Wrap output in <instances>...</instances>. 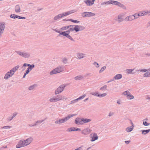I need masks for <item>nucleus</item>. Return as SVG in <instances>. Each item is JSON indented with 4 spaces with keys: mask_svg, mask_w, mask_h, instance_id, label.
Instances as JSON below:
<instances>
[{
    "mask_svg": "<svg viewBox=\"0 0 150 150\" xmlns=\"http://www.w3.org/2000/svg\"><path fill=\"white\" fill-rule=\"evenodd\" d=\"M76 114H72L68 115L67 117L62 119H60L58 120L55 121V123L56 124H61L67 121L71 117L76 115Z\"/></svg>",
    "mask_w": 150,
    "mask_h": 150,
    "instance_id": "f257e3e1",
    "label": "nucleus"
},
{
    "mask_svg": "<svg viewBox=\"0 0 150 150\" xmlns=\"http://www.w3.org/2000/svg\"><path fill=\"white\" fill-rule=\"evenodd\" d=\"M73 10H72L70 11H68L66 12L62 13H61L57 15L54 18V20H59L61 18L63 17L68 15L71 13H73L72 12Z\"/></svg>",
    "mask_w": 150,
    "mask_h": 150,
    "instance_id": "f03ea898",
    "label": "nucleus"
},
{
    "mask_svg": "<svg viewBox=\"0 0 150 150\" xmlns=\"http://www.w3.org/2000/svg\"><path fill=\"white\" fill-rule=\"evenodd\" d=\"M63 67L59 66L56 68L51 71L50 73V75H52L54 74H56L59 73L63 71Z\"/></svg>",
    "mask_w": 150,
    "mask_h": 150,
    "instance_id": "7ed1b4c3",
    "label": "nucleus"
},
{
    "mask_svg": "<svg viewBox=\"0 0 150 150\" xmlns=\"http://www.w3.org/2000/svg\"><path fill=\"white\" fill-rule=\"evenodd\" d=\"M66 87L64 85H62L59 87L55 91V94L57 95L62 92Z\"/></svg>",
    "mask_w": 150,
    "mask_h": 150,
    "instance_id": "20e7f679",
    "label": "nucleus"
},
{
    "mask_svg": "<svg viewBox=\"0 0 150 150\" xmlns=\"http://www.w3.org/2000/svg\"><path fill=\"white\" fill-rule=\"evenodd\" d=\"M123 94L128 99L131 100L134 98V96L128 91L124 92Z\"/></svg>",
    "mask_w": 150,
    "mask_h": 150,
    "instance_id": "39448f33",
    "label": "nucleus"
},
{
    "mask_svg": "<svg viewBox=\"0 0 150 150\" xmlns=\"http://www.w3.org/2000/svg\"><path fill=\"white\" fill-rule=\"evenodd\" d=\"M90 137L91 138V141L93 142H94L98 139V137L96 133H94L93 134H91L90 135Z\"/></svg>",
    "mask_w": 150,
    "mask_h": 150,
    "instance_id": "423d86ee",
    "label": "nucleus"
},
{
    "mask_svg": "<svg viewBox=\"0 0 150 150\" xmlns=\"http://www.w3.org/2000/svg\"><path fill=\"white\" fill-rule=\"evenodd\" d=\"M16 52L19 55L24 57H28L30 56V54H29L21 51H17Z\"/></svg>",
    "mask_w": 150,
    "mask_h": 150,
    "instance_id": "0eeeda50",
    "label": "nucleus"
},
{
    "mask_svg": "<svg viewBox=\"0 0 150 150\" xmlns=\"http://www.w3.org/2000/svg\"><path fill=\"white\" fill-rule=\"evenodd\" d=\"M82 117H77L75 119V123L78 125H82Z\"/></svg>",
    "mask_w": 150,
    "mask_h": 150,
    "instance_id": "6e6552de",
    "label": "nucleus"
},
{
    "mask_svg": "<svg viewBox=\"0 0 150 150\" xmlns=\"http://www.w3.org/2000/svg\"><path fill=\"white\" fill-rule=\"evenodd\" d=\"M33 140L32 138H29L26 140H23L25 146L29 144Z\"/></svg>",
    "mask_w": 150,
    "mask_h": 150,
    "instance_id": "1a4fd4ad",
    "label": "nucleus"
},
{
    "mask_svg": "<svg viewBox=\"0 0 150 150\" xmlns=\"http://www.w3.org/2000/svg\"><path fill=\"white\" fill-rule=\"evenodd\" d=\"M96 0H86L84 1V2L88 6H92L94 4V1Z\"/></svg>",
    "mask_w": 150,
    "mask_h": 150,
    "instance_id": "9d476101",
    "label": "nucleus"
},
{
    "mask_svg": "<svg viewBox=\"0 0 150 150\" xmlns=\"http://www.w3.org/2000/svg\"><path fill=\"white\" fill-rule=\"evenodd\" d=\"M138 18V17H136V16L135 17L133 15H132L129 16L127 17L126 18V19H127V21H131L132 20H133L135 19H137Z\"/></svg>",
    "mask_w": 150,
    "mask_h": 150,
    "instance_id": "9b49d317",
    "label": "nucleus"
},
{
    "mask_svg": "<svg viewBox=\"0 0 150 150\" xmlns=\"http://www.w3.org/2000/svg\"><path fill=\"white\" fill-rule=\"evenodd\" d=\"M13 74V73L10 70L8 72L5 74L4 76V79H7Z\"/></svg>",
    "mask_w": 150,
    "mask_h": 150,
    "instance_id": "f8f14e48",
    "label": "nucleus"
},
{
    "mask_svg": "<svg viewBox=\"0 0 150 150\" xmlns=\"http://www.w3.org/2000/svg\"><path fill=\"white\" fill-rule=\"evenodd\" d=\"M25 146L23 140H21L18 143V144L16 145V147L17 148H18Z\"/></svg>",
    "mask_w": 150,
    "mask_h": 150,
    "instance_id": "ddd939ff",
    "label": "nucleus"
},
{
    "mask_svg": "<svg viewBox=\"0 0 150 150\" xmlns=\"http://www.w3.org/2000/svg\"><path fill=\"white\" fill-rule=\"evenodd\" d=\"M67 131L68 132H72L74 131H81V129L79 128H76L74 127H71L67 129Z\"/></svg>",
    "mask_w": 150,
    "mask_h": 150,
    "instance_id": "4468645a",
    "label": "nucleus"
},
{
    "mask_svg": "<svg viewBox=\"0 0 150 150\" xmlns=\"http://www.w3.org/2000/svg\"><path fill=\"white\" fill-rule=\"evenodd\" d=\"M62 34L63 35V36H65L67 38H68L69 39L71 40V41H74V40L73 38L70 36L68 34H67L65 32H63L62 33Z\"/></svg>",
    "mask_w": 150,
    "mask_h": 150,
    "instance_id": "2eb2a0df",
    "label": "nucleus"
},
{
    "mask_svg": "<svg viewBox=\"0 0 150 150\" xmlns=\"http://www.w3.org/2000/svg\"><path fill=\"white\" fill-rule=\"evenodd\" d=\"M91 121V120L89 119L84 118H82V125L84 123H88Z\"/></svg>",
    "mask_w": 150,
    "mask_h": 150,
    "instance_id": "dca6fc26",
    "label": "nucleus"
},
{
    "mask_svg": "<svg viewBox=\"0 0 150 150\" xmlns=\"http://www.w3.org/2000/svg\"><path fill=\"white\" fill-rule=\"evenodd\" d=\"M5 28V26L4 24H1L0 25V35L3 33Z\"/></svg>",
    "mask_w": 150,
    "mask_h": 150,
    "instance_id": "f3484780",
    "label": "nucleus"
},
{
    "mask_svg": "<svg viewBox=\"0 0 150 150\" xmlns=\"http://www.w3.org/2000/svg\"><path fill=\"white\" fill-rule=\"evenodd\" d=\"M114 77L115 80L120 79L122 77V75L120 74H118L115 76Z\"/></svg>",
    "mask_w": 150,
    "mask_h": 150,
    "instance_id": "a211bd4d",
    "label": "nucleus"
},
{
    "mask_svg": "<svg viewBox=\"0 0 150 150\" xmlns=\"http://www.w3.org/2000/svg\"><path fill=\"white\" fill-rule=\"evenodd\" d=\"M77 57L79 59H82L85 57V54L83 53H79L77 54Z\"/></svg>",
    "mask_w": 150,
    "mask_h": 150,
    "instance_id": "6ab92c4d",
    "label": "nucleus"
},
{
    "mask_svg": "<svg viewBox=\"0 0 150 150\" xmlns=\"http://www.w3.org/2000/svg\"><path fill=\"white\" fill-rule=\"evenodd\" d=\"M84 78V76L82 75L77 76L74 77V79L76 80H80Z\"/></svg>",
    "mask_w": 150,
    "mask_h": 150,
    "instance_id": "aec40b11",
    "label": "nucleus"
},
{
    "mask_svg": "<svg viewBox=\"0 0 150 150\" xmlns=\"http://www.w3.org/2000/svg\"><path fill=\"white\" fill-rule=\"evenodd\" d=\"M19 66H16L15 67H13L12 69H11L10 71H11L13 73V74H14V72L16 71L17 69L19 68Z\"/></svg>",
    "mask_w": 150,
    "mask_h": 150,
    "instance_id": "412c9836",
    "label": "nucleus"
},
{
    "mask_svg": "<svg viewBox=\"0 0 150 150\" xmlns=\"http://www.w3.org/2000/svg\"><path fill=\"white\" fill-rule=\"evenodd\" d=\"M150 131V129L146 130H142V134L146 135Z\"/></svg>",
    "mask_w": 150,
    "mask_h": 150,
    "instance_id": "4be33fe9",
    "label": "nucleus"
},
{
    "mask_svg": "<svg viewBox=\"0 0 150 150\" xmlns=\"http://www.w3.org/2000/svg\"><path fill=\"white\" fill-rule=\"evenodd\" d=\"M87 17L90 16H93L95 15V14L91 12H86Z\"/></svg>",
    "mask_w": 150,
    "mask_h": 150,
    "instance_id": "5701e85b",
    "label": "nucleus"
},
{
    "mask_svg": "<svg viewBox=\"0 0 150 150\" xmlns=\"http://www.w3.org/2000/svg\"><path fill=\"white\" fill-rule=\"evenodd\" d=\"M133 129V126L132 125L130 127H128L126 129V131L127 132H130L132 131Z\"/></svg>",
    "mask_w": 150,
    "mask_h": 150,
    "instance_id": "b1692460",
    "label": "nucleus"
},
{
    "mask_svg": "<svg viewBox=\"0 0 150 150\" xmlns=\"http://www.w3.org/2000/svg\"><path fill=\"white\" fill-rule=\"evenodd\" d=\"M110 4H113L117 6L119 2L113 0H110Z\"/></svg>",
    "mask_w": 150,
    "mask_h": 150,
    "instance_id": "393cba45",
    "label": "nucleus"
},
{
    "mask_svg": "<svg viewBox=\"0 0 150 150\" xmlns=\"http://www.w3.org/2000/svg\"><path fill=\"white\" fill-rule=\"evenodd\" d=\"M15 11L16 13L20 12L21 11L20 8L18 5H16L15 7Z\"/></svg>",
    "mask_w": 150,
    "mask_h": 150,
    "instance_id": "a878e982",
    "label": "nucleus"
},
{
    "mask_svg": "<svg viewBox=\"0 0 150 150\" xmlns=\"http://www.w3.org/2000/svg\"><path fill=\"white\" fill-rule=\"evenodd\" d=\"M117 6L120 7L122 8L123 9H126V6L122 4L120 2H119Z\"/></svg>",
    "mask_w": 150,
    "mask_h": 150,
    "instance_id": "bb28decb",
    "label": "nucleus"
},
{
    "mask_svg": "<svg viewBox=\"0 0 150 150\" xmlns=\"http://www.w3.org/2000/svg\"><path fill=\"white\" fill-rule=\"evenodd\" d=\"M91 94L92 95L96 97H99V94L98 91H96L94 92H92L91 93Z\"/></svg>",
    "mask_w": 150,
    "mask_h": 150,
    "instance_id": "cd10ccee",
    "label": "nucleus"
},
{
    "mask_svg": "<svg viewBox=\"0 0 150 150\" xmlns=\"http://www.w3.org/2000/svg\"><path fill=\"white\" fill-rule=\"evenodd\" d=\"M74 30H75L76 32H77L79 31V25H74Z\"/></svg>",
    "mask_w": 150,
    "mask_h": 150,
    "instance_id": "c85d7f7f",
    "label": "nucleus"
},
{
    "mask_svg": "<svg viewBox=\"0 0 150 150\" xmlns=\"http://www.w3.org/2000/svg\"><path fill=\"white\" fill-rule=\"evenodd\" d=\"M143 76L144 77H150V72H147L145 73L143 75Z\"/></svg>",
    "mask_w": 150,
    "mask_h": 150,
    "instance_id": "c756f323",
    "label": "nucleus"
},
{
    "mask_svg": "<svg viewBox=\"0 0 150 150\" xmlns=\"http://www.w3.org/2000/svg\"><path fill=\"white\" fill-rule=\"evenodd\" d=\"M36 86V84H34L29 86L28 88L30 90H33L34 89Z\"/></svg>",
    "mask_w": 150,
    "mask_h": 150,
    "instance_id": "7c9ffc66",
    "label": "nucleus"
},
{
    "mask_svg": "<svg viewBox=\"0 0 150 150\" xmlns=\"http://www.w3.org/2000/svg\"><path fill=\"white\" fill-rule=\"evenodd\" d=\"M109 5L110 4V0L108 1H107L104 2H103L101 4V5L102 6L104 5Z\"/></svg>",
    "mask_w": 150,
    "mask_h": 150,
    "instance_id": "2f4dec72",
    "label": "nucleus"
},
{
    "mask_svg": "<svg viewBox=\"0 0 150 150\" xmlns=\"http://www.w3.org/2000/svg\"><path fill=\"white\" fill-rule=\"evenodd\" d=\"M50 101L51 102H56L57 101H58L57 100V98L55 97H54L53 98H51L50 99Z\"/></svg>",
    "mask_w": 150,
    "mask_h": 150,
    "instance_id": "473e14b6",
    "label": "nucleus"
},
{
    "mask_svg": "<svg viewBox=\"0 0 150 150\" xmlns=\"http://www.w3.org/2000/svg\"><path fill=\"white\" fill-rule=\"evenodd\" d=\"M147 12H146L145 11H143L142 13H140L138 14V16H142L144 15L147 14Z\"/></svg>",
    "mask_w": 150,
    "mask_h": 150,
    "instance_id": "72a5a7b5",
    "label": "nucleus"
},
{
    "mask_svg": "<svg viewBox=\"0 0 150 150\" xmlns=\"http://www.w3.org/2000/svg\"><path fill=\"white\" fill-rule=\"evenodd\" d=\"M55 98H57V100L58 101L62 99V96L59 95L55 97Z\"/></svg>",
    "mask_w": 150,
    "mask_h": 150,
    "instance_id": "f704fd0d",
    "label": "nucleus"
},
{
    "mask_svg": "<svg viewBox=\"0 0 150 150\" xmlns=\"http://www.w3.org/2000/svg\"><path fill=\"white\" fill-rule=\"evenodd\" d=\"M107 86L106 85H105L101 87L100 89V91H103L106 90V88H107Z\"/></svg>",
    "mask_w": 150,
    "mask_h": 150,
    "instance_id": "c9c22d12",
    "label": "nucleus"
},
{
    "mask_svg": "<svg viewBox=\"0 0 150 150\" xmlns=\"http://www.w3.org/2000/svg\"><path fill=\"white\" fill-rule=\"evenodd\" d=\"M150 71V69H139L138 70V71H140L141 72H146L148 71Z\"/></svg>",
    "mask_w": 150,
    "mask_h": 150,
    "instance_id": "e433bc0d",
    "label": "nucleus"
},
{
    "mask_svg": "<svg viewBox=\"0 0 150 150\" xmlns=\"http://www.w3.org/2000/svg\"><path fill=\"white\" fill-rule=\"evenodd\" d=\"M134 69H127L126 70V73L128 74H130L132 73V72Z\"/></svg>",
    "mask_w": 150,
    "mask_h": 150,
    "instance_id": "4c0bfd02",
    "label": "nucleus"
},
{
    "mask_svg": "<svg viewBox=\"0 0 150 150\" xmlns=\"http://www.w3.org/2000/svg\"><path fill=\"white\" fill-rule=\"evenodd\" d=\"M118 19H119L118 21L119 23L122 22L123 20V18L122 17V16H118Z\"/></svg>",
    "mask_w": 150,
    "mask_h": 150,
    "instance_id": "58836bf2",
    "label": "nucleus"
},
{
    "mask_svg": "<svg viewBox=\"0 0 150 150\" xmlns=\"http://www.w3.org/2000/svg\"><path fill=\"white\" fill-rule=\"evenodd\" d=\"M28 66H29L28 68H29L30 71L34 67V65L33 64L31 65L29 64H28Z\"/></svg>",
    "mask_w": 150,
    "mask_h": 150,
    "instance_id": "ea45409f",
    "label": "nucleus"
},
{
    "mask_svg": "<svg viewBox=\"0 0 150 150\" xmlns=\"http://www.w3.org/2000/svg\"><path fill=\"white\" fill-rule=\"evenodd\" d=\"M69 20H70V21H71L72 22L75 23H79L80 22L79 21H78L77 20H74L72 19H69Z\"/></svg>",
    "mask_w": 150,
    "mask_h": 150,
    "instance_id": "a19ab883",
    "label": "nucleus"
},
{
    "mask_svg": "<svg viewBox=\"0 0 150 150\" xmlns=\"http://www.w3.org/2000/svg\"><path fill=\"white\" fill-rule=\"evenodd\" d=\"M88 130L87 129H85L83 130L82 132V133L85 134H88Z\"/></svg>",
    "mask_w": 150,
    "mask_h": 150,
    "instance_id": "79ce46f5",
    "label": "nucleus"
},
{
    "mask_svg": "<svg viewBox=\"0 0 150 150\" xmlns=\"http://www.w3.org/2000/svg\"><path fill=\"white\" fill-rule=\"evenodd\" d=\"M106 68V67L105 66L103 67L99 71V73H100L101 72L103 71Z\"/></svg>",
    "mask_w": 150,
    "mask_h": 150,
    "instance_id": "37998d69",
    "label": "nucleus"
},
{
    "mask_svg": "<svg viewBox=\"0 0 150 150\" xmlns=\"http://www.w3.org/2000/svg\"><path fill=\"white\" fill-rule=\"evenodd\" d=\"M86 12H84L82 13L81 16L83 18L87 17Z\"/></svg>",
    "mask_w": 150,
    "mask_h": 150,
    "instance_id": "c03bdc74",
    "label": "nucleus"
},
{
    "mask_svg": "<svg viewBox=\"0 0 150 150\" xmlns=\"http://www.w3.org/2000/svg\"><path fill=\"white\" fill-rule=\"evenodd\" d=\"M68 28V25H67L66 26L63 27H62V28H61L60 29L61 30H65L66 29H67Z\"/></svg>",
    "mask_w": 150,
    "mask_h": 150,
    "instance_id": "a18cd8bd",
    "label": "nucleus"
},
{
    "mask_svg": "<svg viewBox=\"0 0 150 150\" xmlns=\"http://www.w3.org/2000/svg\"><path fill=\"white\" fill-rule=\"evenodd\" d=\"M86 96L85 94H84L82 96L79 97V98H77L78 100H80L83 99Z\"/></svg>",
    "mask_w": 150,
    "mask_h": 150,
    "instance_id": "49530a36",
    "label": "nucleus"
},
{
    "mask_svg": "<svg viewBox=\"0 0 150 150\" xmlns=\"http://www.w3.org/2000/svg\"><path fill=\"white\" fill-rule=\"evenodd\" d=\"M107 95V93H103L101 94H99V98H102L103 97Z\"/></svg>",
    "mask_w": 150,
    "mask_h": 150,
    "instance_id": "de8ad7c7",
    "label": "nucleus"
},
{
    "mask_svg": "<svg viewBox=\"0 0 150 150\" xmlns=\"http://www.w3.org/2000/svg\"><path fill=\"white\" fill-rule=\"evenodd\" d=\"M54 30L56 32L59 33L60 35H63L62 33L63 32H61L59 30H57L56 29H54Z\"/></svg>",
    "mask_w": 150,
    "mask_h": 150,
    "instance_id": "09e8293b",
    "label": "nucleus"
},
{
    "mask_svg": "<svg viewBox=\"0 0 150 150\" xmlns=\"http://www.w3.org/2000/svg\"><path fill=\"white\" fill-rule=\"evenodd\" d=\"M67 59L66 58H64L63 59L62 61L64 64H66L67 62Z\"/></svg>",
    "mask_w": 150,
    "mask_h": 150,
    "instance_id": "8fccbe9b",
    "label": "nucleus"
},
{
    "mask_svg": "<svg viewBox=\"0 0 150 150\" xmlns=\"http://www.w3.org/2000/svg\"><path fill=\"white\" fill-rule=\"evenodd\" d=\"M93 64L95 65L96 67L97 68H98L99 67V64L98 63L96 62H95L93 63Z\"/></svg>",
    "mask_w": 150,
    "mask_h": 150,
    "instance_id": "3c124183",
    "label": "nucleus"
},
{
    "mask_svg": "<svg viewBox=\"0 0 150 150\" xmlns=\"http://www.w3.org/2000/svg\"><path fill=\"white\" fill-rule=\"evenodd\" d=\"M143 125L145 126H148L149 125L150 123L147 122L146 121H144L143 122Z\"/></svg>",
    "mask_w": 150,
    "mask_h": 150,
    "instance_id": "603ef678",
    "label": "nucleus"
},
{
    "mask_svg": "<svg viewBox=\"0 0 150 150\" xmlns=\"http://www.w3.org/2000/svg\"><path fill=\"white\" fill-rule=\"evenodd\" d=\"M78 101V100L77 98L74 100H72L71 102V103L70 104H72L74 103L77 102Z\"/></svg>",
    "mask_w": 150,
    "mask_h": 150,
    "instance_id": "864d4df0",
    "label": "nucleus"
},
{
    "mask_svg": "<svg viewBox=\"0 0 150 150\" xmlns=\"http://www.w3.org/2000/svg\"><path fill=\"white\" fill-rule=\"evenodd\" d=\"M79 31L83 30L85 28L84 27H83V26H82V25H79Z\"/></svg>",
    "mask_w": 150,
    "mask_h": 150,
    "instance_id": "5fc2aeb1",
    "label": "nucleus"
},
{
    "mask_svg": "<svg viewBox=\"0 0 150 150\" xmlns=\"http://www.w3.org/2000/svg\"><path fill=\"white\" fill-rule=\"evenodd\" d=\"M17 15L14 14H11L10 16V17L12 18H16Z\"/></svg>",
    "mask_w": 150,
    "mask_h": 150,
    "instance_id": "6e6d98bb",
    "label": "nucleus"
},
{
    "mask_svg": "<svg viewBox=\"0 0 150 150\" xmlns=\"http://www.w3.org/2000/svg\"><path fill=\"white\" fill-rule=\"evenodd\" d=\"M74 27H72L71 28H69V30L71 32L73 31L74 30Z\"/></svg>",
    "mask_w": 150,
    "mask_h": 150,
    "instance_id": "4d7b16f0",
    "label": "nucleus"
},
{
    "mask_svg": "<svg viewBox=\"0 0 150 150\" xmlns=\"http://www.w3.org/2000/svg\"><path fill=\"white\" fill-rule=\"evenodd\" d=\"M115 80V79H114V77H113V78L112 79H110L109 81H108L107 82V83H110V82H111V81H114Z\"/></svg>",
    "mask_w": 150,
    "mask_h": 150,
    "instance_id": "13d9d810",
    "label": "nucleus"
},
{
    "mask_svg": "<svg viewBox=\"0 0 150 150\" xmlns=\"http://www.w3.org/2000/svg\"><path fill=\"white\" fill-rule=\"evenodd\" d=\"M66 33H67V34H69L70 32H71L69 30V29L68 30H66V31H64Z\"/></svg>",
    "mask_w": 150,
    "mask_h": 150,
    "instance_id": "bf43d9fd",
    "label": "nucleus"
},
{
    "mask_svg": "<svg viewBox=\"0 0 150 150\" xmlns=\"http://www.w3.org/2000/svg\"><path fill=\"white\" fill-rule=\"evenodd\" d=\"M26 72L25 74H27L28 73L29 71H30V70L29 69V68H28V69L26 70Z\"/></svg>",
    "mask_w": 150,
    "mask_h": 150,
    "instance_id": "052dcab7",
    "label": "nucleus"
},
{
    "mask_svg": "<svg viewBox=\"0 0 150 150\" xmlns=\"http://www.w3.org/2000/svg\"><path fill=\"white\" fill-rule=\"evenodd\" d=\"M125 142L126 144H128L130 142V140L125 141Z\"/></svg>",
    "mask_w": 150,
    "mask_h": 150,
    "instance_id": "680f3d73",
    "label": "nucleus"
},
{
    "mask_svg": "<svg viewBox=\"0 0 150 150\" xmlns=\"http://www.w3.org/2000/svg\"><path fill=\"white\" fill-rule=\"evenodd\" d=\"M113 114H114L113 113H111V112H110L109 113L108 116H109L110 117V116H111L112 115H113Z\"/></svg>",
    "mask_w": 150,
    "mask_h": 150,
    "instance_id": "e2e57ef3",
    "label": "nucleus"
},
{
    "mask_svg": "<svg viewBox=\"0 0 150 150\" xmlns=\"http://www.w3.org/2000/svg\"><path fill=\"white\" fill-rule=\"evenodd\" d=\"M44 121V120H38V123H41L43 121Z\"/></svg>",
    "mask_w": 150,
    "mask_h": 150,
    "instance_id": "0e129e2a",
    "label": "nucleus"
},
{
    "mask_svg": "<svg viewBox=\"0 0 150 150\" xmlns=\"http://www.w3.org/2000/svg\"><path fill=\"white\" fill-rule=\"evenodd\" d=\"M134 16H135V17L136 16V17H138V18H139V16H138V14L137 13H135L134 15H133Z\"/></svg>",
    "mask_w": 150,
    "mask_h": 150,
    "instance_id": "69168bd1",
    "label": "nucleus"
},
{
    "mask_svg": "<svg viewBox=\"0 0 150 150\" xmlns=\"http://www.w3.org/2000/svg\"><path fill=\"white\" fill-rule=\"evenodd\" d=\"M74 25H68V28H71L72 27H74Z\"/></svg>",
    "mask_w": 150,
    "mask_h": 150,
    "instance_id": "338daca9",
    "label": "nucleus"
},
{
    "mask_svg": "<svg viewBox=\"0 0 150 150\" xmlns=\"http://www.w3.org/2000/svg\"><path fill=\"white\" fill-rule=\"evenodd\" d=\"M117 102L118 104H120L121 103L119 100H117Z\"/></svg>",
    "mask_w": 150,
    "mask_h": 150,
    "instance_id": "774afa93",
    "label": "nucleus"
}]
</instances>
